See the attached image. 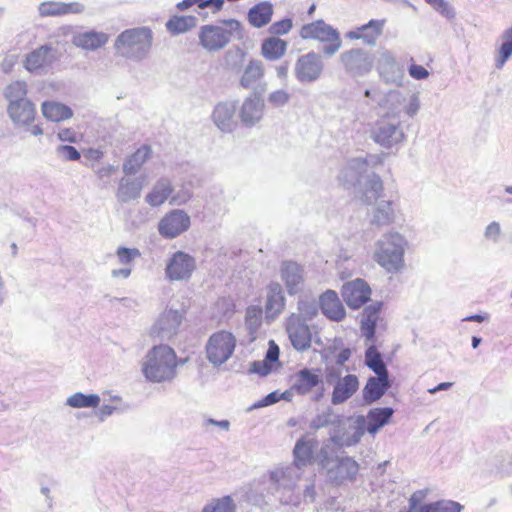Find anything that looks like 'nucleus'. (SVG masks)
<instances>
[{
  "label": "nucleus",
  "instance_id": "1",
  "mask_svg": "<svg viewBox=\"0 0 512 512\" xmlns=\"http://www.w3.org/2000/svg\"><path fill=\"white\" fill-rule=\"evenodd\" d=\"M318 444V440L314 437H301L296 441L293 449V464L277 468L270 473L269 489L280 503L294 506L300 503L301 494L297 482L300 479L301 470L312 464L315 459L314 453Z\"/></svg>",
  "mask_w": 512,
  "mask_h": 512
},
{
  "label": "nucleus",
  "instance_id": "2",
  "mask_svg": "<svg viewBox=\"0 0 512 512\" xmlns=\"http://www.w3.org/2000/svg\"><path fill=\"white\" fill-rule=\"evenodd\" d=\"M394 414L391 407L370 409L366 416L358 415L348 429L338 428L330 437V441L339 447H351L358 444L367 431L376 434L388 424Z\"/></svg>",
  "mask_w": 512,
  "mask_h": 512
},
{
  "label": "nucleus",
  "instance_id": "3",
  "mask_svg": "<svg viewBox=\"0 0 512 512\" xmlns=\"http://www.w3.org/2000/svg\"><path fill=\"white\" fill-rule=\"evenodd\" d=\"M153 41L154 33L148 26L125 29L114 40L115 56L140 63L150 56Z\"/></svg>",
  "mask_w": 512,
  "mask_h": 512
},
{
  "label": "nucleus",
  "instance_id": "4",
  "mask_svg": "<svg viewBox=\"0 0 512 512\" xmlns=\"http://www.w3.org/2000/svg\"><path fill=\"white\" fill-rule=\"evenodd\" d=\"M408 246V240L404 235L397 231H389L375 242L373 259L387 273H400L405 267L404 255Z\"/></svg>",
  "mask_w": 512,
  "mask_h": 512
},
{
  "label": "nucleus",
  "instance_id": "5",
  "mask_svg": "<svg viewBox=\"0 0 512 512\" xmlns=\"http://www.w3.org/2000/svg\"><path fill=\"white\" fill-rule=\"evenodd\" d=\"M145 378L153 383L171 381L176 375V353L168 345L150 349L142 365Z\"/></svg>",
  "mask_w": 512,
  "mask_h": 512
},
{
  "label": "nucleus",
  "instance_id": "6",
  "mask_svg": "<svg viewBox=\"0 0 512 512\" xmlns=\"http://www.w3.org/2000/svg\"><path fill=\"white\" fill-rule=\"evenodd\" d=\"M225 27L204 25L199 33L200 44L208 51H218L225 47L231 38H242V24L236 19L222 21Z\"/></svg>",
  "mask_w": 512,
  "mask_h": 512
},
{
  "label": "nucleus",
  "instance_id": "7",
  "mask_svg": "<svg viewBox=\"0 0 512 512\" xmlns=\"http://www.w3.org/2000/svg\"><path fill=\"white\" fill-rule=\"evenodd\" d=\"M370 139L385 149L398 147L406 141L401 121L396 118L379 117L369 128Z\"/></svg>",
  "mask_w": 512,
  "mask_h": 512
},
{
  "label": "nucleus",
  "instance_id": "8",
  "mask_svg": "<svg viewBox=\"0 0 512 512\" xmlns=\"http://www.w3.org/2000/svg\"><path fill=\"white\" fill-rule=\"evenodd\" d=\"M299 35L305 40L313 39L325 43L322 51L323 54L328 57L336 54L342 46L339 31L322 19L303 25L299 31Z\"/></svg>",
  "mask_w": 512,
  "mask_h": 512
},
{
  "label": "nucleus",
  "instance_id": "9",
  "mask_svg": "<svg viewBox=\"0 0 512 512\" xmlns=\"http://www.w3.org/2000/svg\"><path fill=\"white\" fill-rule=\"evenodd\" d=\"M420 98L412 93L408 98L399 90H391L385 93L379 100V107L385 110L381 117H390L400 120L401 113L408 117H414L420 110Z\"/></svg>",
  "mask_w": 512,
  "mask_h": 512
},
{
  "label": "nucleus",
  "instance_id": "10",
  "mask_svg": "<svg viewBox=\"0 0 512 512\" xmlns=\"http://www.w3.org/2000/svg\"><path fill=\"white\" fill-rule=\"evenodd\" d=\"M237 340L232 332L219 330L208 338L205 345L206 359L213 367H220L234 354Z\"/></svg>",
  "mask_w": 512,
  "mask_h": 512
},
{
  "label": "nucleus",
  "instance_id": "11",
  "mask_svg": "<svg viewBox=\"0 0 512 512\" xmlns=\"http://www.w3.org/2000/svg\"><path fill=\"white\" fill-rule=\"evenodd\" d=\"M339 64L344 72L353 78L365 77L374 66L372 54L364 48H351L339 55Z\"/></svg>",
  "mask_w": 512,
  "mask_h": 512
},
{
  "label": "nucleus",
  "instance_id": "12",
  "mask_svg": "<svg viewBox=\"0 0 512 512\" xmlns=\"http://www.w3.org/2000/svg\"><path fill=\"white\" fill-rule=\"evenodd\" d=\"M184 318V310L166 308L152 325L150 336L160 341L171 340L179 332Z\"/></svg>",
  "mask_w": 512,
  "mask_h": 512
},
{
  "label": "nucleus",
  "instance_id": "13",
  "mask_svg": "<svg viewBox=\"0 0 512 512\" xmlns=\"http://www.w3.org/2000/svg\"><path fill=\"white\" fill-rule=\"evenodd\" d=\"M196 259L184 251L174 252L167 260L165 277L171 282L187 281L196 270Z\"/></svg>",
  "mask_w": 512,
  "mask_h": 512
},
{
  "label": "nucleus",
  "instance_id": "14",
  "mask_svg": "<svg viewBox=\"0 0 512 512\" xmlns=\"http://www.w3.org/2000/svg\"><path fill=\"white\" fill-rule=\"evenodd\" d=\"M324 71L322 56L310 51L298 57L294 66L295 78L300 83H314L319 80Z\"/></svg>",
  "mask_w": 512,
  "mask_h": 512
},
{
  "label": "nucleus",
  "instance_id": "15",
  "mask_svg": "<svg viewBox=\"0 0 512 512\" xmlns=\"http://www.w3.org/2000/svg\"><path fill=\"white\" fill-rule=\"evenodd\" d=\"M191 218L182 209H173L167 212L158 222V233L164 239H174L188 231Z\"/></svg>",
  "mask_w": 512,
  "mask_h": 512
},
{
  "label": "nucleus",
  "instance_id": "16",
  "mask_svg": "<svg viewBox=\"0 0 512 512\" xmlns=\"http://www.w3.org/2000/svg\"><path fill=\"white\" fill-rule=\"evenodd\" d=\"M265 112V103L260 93L252 92L244 98L238 109V118L245 128H253L259 124Z\"/></svg>",
  "mask_w": 512,
  "mask_h": 512
},
{
  "label": "nucleus",
  "instance_id": "17",
  "mask_svg": "<svg viewBox=\"0 0 512 512\" xmlns=\"http://www.w3.org/2000/svg\"><path fill=\"white\" fill-rule=\"evenodd\" d=\"M285 329L295 350L304 352L311 347V329L298 315H289L286 318Z\"/></svg>",
  "mask_w": 512,
  "mask_h": 512
},
{
  "label": "nucleus",
  "instance_id": "18",
  "mask_svg": "<svg viewBox=\"0 0 512 512\" xmlns=\"http://www.w3.org/2000/svg\"><path fill=\"white\" fill-rule=\"evenodd\" d=\"M375 160L376 157L372 155L348 159L339 172L338 180L347 188L356 186Z\"/></svg>",
  "mask_w": 512,
  "mask_h": 512
},
{
  "label": "nucleus",
  "instance_id": "19",
  "mask_svg": "<svg viewBox=\"0 0 512 512\" xmlns=\"http://www.w3.org/2000/svg\"><path fill=\"white\" fill-rule=\"evenodd\" d=\"M279 272L288 295L294 296L303 291L305 285L303 266L295 261L286 260L281 263Z\"/></svg>",
  "mask_w": 512,
  "mask_h": 512
},
{
  "label": "nucleus",
  "instance_id": "20",
  "mask_svg": "<svg viewBox=\"0 0 512 512\" xmlns=\"http://www.w3.org/2000/svg\"><path fill=\"white\" fill-rule=\"evenodd\" d=\"M359 471L358 463L351 457H335L334 463L325 472L327 479L336 485L353 481Z\"/></svg>",
  "mask_w": 512,
  "mask_h": 512
},
{
  "label": "nucleus",
  "instance_id": "21",
  "mask_svg": "<svg viewBox=\"0 0 512 512\" xmlns=\"http://www.w3.org/2000/svg\"><path fill=\"white\" fill-rule=\"evenodd\" d=\"M237 103L235 101L219 102L213 109L212 120L223 133H232L238 126L236 116Z\"/></svg>",
  "mask_w": 512,
  "mask_h": 512
},
{
  "label": "nucleus",
  "instance_id": "22",
  "mask_svg": "<svg viewBox=\"0 0 512 512\" xmlns=\"http://www.w3.org/2000/svg\"><path fill=\"white\" fill-rule=\"evenodd\" d=\"M56 57L49 45H42L26 55L24 67L30 72L41 75L55 62Z\"/></svg>",
  "mask_w": 512,
  "mask_h": 512
},
{
  "label": "nucleus",
  "instance_id": "23",
  "mask_svg": "<svg viewBox=\"0 0 512 512\" xmlns=\"http://www.w3.org/2000/svg\"><path fill=\"white\" fill-rule=\"evenodd\" d=\"M341 294L350 308L358 309L370 299L371 289L363 279L358 278L345 283Z\"/></svg>",
  "mask_w": 512,
  "mask_h": 512
},
{
  "label": "nucleus",
  "instance_id": "24",
  "mask_svg": "<svg viewBox=\"0 0 512 512\" xmlns=\"http://www.w3.org/2000/svg\"><path fill=\"white\" fill-rule=\"evenodd\" d=\"M377 69L380 77L389 84L401 85L404 78L403 67L400 66L393 53L389 50H384L380 53L378 58Z\"/></svg>",
  "mask_w": 512,
  "mask_h": 512
},
{
  "label": "nucleus",
  "instance_id": "25",
  "mask_svg": "<svg viewBox=\"0 0 512 512\" xmlns=\"http://www.w3.org/2000/svg\"><path fill=\"white\" fill-rule=\"evenodd\" d=\"M286 297L282 285L271 281L266 286L265 316L269 321H274L284 311Z\"/></svg>",
  "mask_w": 512,
  "mask_h": 512
},
{
  "label": "nucleus",
  "instance_id": "26",
  "mask_svg": "<svg viewBox=\"0 0 512 512\" xmlns=\"http://www.w3.org/2000/svg\"><path fill=\"white\" fill-rule=\"evenodd\" d=\"M320 384H322L320 369L303 368L293 375L291 390L304 396L319 387Z\"/></svg>",
  "mask_w": 512,
  "mask_h": 512
},
{
  "label": "nucleus",
  "instance_id": "27",
  "mask_svg": "<svg viewBox=\"0 0 512 512\" xmlns=\"http://www.w3.org/2000/svg\"><path fill=\"white\" fill-rule=\"evenodd\" d=\"M385 23V19H371L368 23L348 31L345 37L349 40H362L364 44L373 46L382 34Z\"/></svg>",
  "mask_w": 512,
  "mask_h": 512
},
{
  "label": "nucleus",
  "instance_id": "28",
  "mask_svg": "<svg viewBox=\"0 0 512 512\" xmlns=\"http://www.w3.org/2000/svg\"><path fill=\"white\" fill-rule=\"evenodd\" d=\"M174 192L172 179L167 176L159 177L145 196V202L151 207H160L171 200Z\"/></svg>",
  "mask_w": 512,
  "mask_h": 512
},
{
  "label": "nucleus",
  "instance_id": "29",
  "mask_svg": "<svg viewBox=\"0 0 512 512\" xmlns=\"http://www.w3.org/2000/svg\"><path fill=\"white\" fill-rule=\"evenodd\" d=\"M400 212L396 201L380 200L376 201L371 216V224L376 226H388L393 224Z\"/></svg>",
  "mask_w": 512,
  "mask_h": 512
},
{
  "label": "nucleus",
  "instance_id": "30",
  "mask_svg": "<svg viewBox=\"0 0 512 512\" xmlns=\"http://www.w3.org/2000/svg\"><path fill=\"white\" fill-rule=\"evenodd\" d=\"M319 305L322 313L332 321L339 322L346 315L342 302L333 290H327L320 296Z\"/></svg>",
  "mask_w": 512,
  "mask_h": 512
},
{
  "label": "nucleus",
  "instance_id": "31",
  "mask_svg": "<svg viewBox=\"0 0 512 512\" xmlns=\"http://www.w3.org/2000/svg\"><path fill=\"white\" fill-rule=\"evenodd\" d=\"M359 388V380L356 375L348 374L339 379L333 388L331 403L339 405L350 399Z\"/></svg>",
  "mask_w": 512,
  "mask_h": 512
},
{
  "label": "nucleus",
  "instance_id": "32",
  "mask_svg": "<svg viewBox=\"0 0 512 512\" xmlns=\"http://www.w3.org/2000/svg\"><path fill=\"white\" fill-rule=\"evenodd\" d=\"M144 187V178L122 177L119 181L116 197L121 203L137 200L141 196Z\"/></svg>",
  "mask_w": 512,
  "mask_h": 512
},
{
  "label": "nucleus",
  "instance_id": "33",
  "mask_svg": "<svg viewBox=\"0 0 512 512\" xmlns=\"http://www.w3.org/2000/svg\"><path fill=\"white\" fill-rule=\"evenodd\" d=\"M391 387L389 376L370 377L362 390V397L366 404L378 401Z\"/></svg>",
  "mask_w": 512,
  "mask_h": 512
},
{
  "label": "nucleus",
  "instance_id": "34",
  "mask_svg": "<svg viewBox=\"0 0 512 512\" xmlns=\"http://www.w3.org/2000/svg\"><path fill=\"white\" fill-rule=\"evenodd\" d=\"M7 112L14 124L28 125L34 120L36 109L34 104L27 100L17 104H9Z\"/></svg>",
  "mask_w": 512,
  "mask_h": 512
},
{
  "label": "nucleus",
  "instance_id": "35",
  "mask_svg": "<svg viewBox=\"0 0 512 512\" xmlns=\"http://www.w3.org/2000/svg\"><path fill=\"white\" fill-rule=\"evenodd\" d=\"M108 42V35L94 30L77 33L72 37V43L85 50H96Z\"/></svg>",
  "mask_w": 512,
  "mask_h": 512
},
{
  "label": "nucleus",
  "instance_id": "36",
  "mask_svg": "<svg viewBox=\"0 0 512 512\" xmlns=\"http://www.w3.org/2000/svg\"><path fill=\"white\" fill-rule=\"evenodd\" d=\"M273 16V4L262 1L252 6L247 14V20L254 28H262L270 23Z\"/></svg>",
  "mask_w": 512,
  "mask_h": 512
},
{
  "label": "nucleus",
  "instance_id": "37",
  "mask_svg": "<svg viewBox=\"0 0 512 512\" xmlns=\"http://www.w3.org/2000/svg\"><path fill=\"white\" fill-rule=\"evenodd\" d=\"M152 150L149 145H142L123 162V172L126 176L135 175L151 157Z\"/></svg>",
  "mask_w": 512,
  "mask_h": 512
},
{
  "label": "nucleus",
  "instance_id": "38",
  "mask_svg": "<svg viewBox=\"0 0 512 512\" xmlns=\"http://www.w3.org/2000/svg\"><path fill=\"white\" fill-rule=\"evenodd\" d=\"M361 192L366 204H372L377 201L383 192V182L380 176L374 172L368 174L365 177Z\"/></svg>",
  "mask_w": 512,
  "mask_h": 512
},
{
  "label": "nucleus",
  "instance_id": "39",
  "mask_svg": "<svg viewBox=\"0 0 512 512\" xmlns=\"http://www.w3.org/2000/svg\"><path fill=\"white\" fill-rule=\"evenodd\" d=\"M263 76L264 69L262 62L259 60H250L240 78V86L244 89H253Z\"/></svg>",
  "mask_w": 512,
  "mask_h": 512
},
{
  "label": "nucleus",
  "instance_id": "40",
  "mask_svg": "<svg viewBox=\"0 0 512 512\" xmlns=\"http://www.w3.org/2000/svg\"><path fill=\"white\" fill-rule=\"evenodd\" d=\"M42 113L46 119L53 122L69 119L73 115L70 107L55 101L44 102L42 104Z\"/></svg>",
  "mask_w": 512,
  "mask_h": 512
},
{
  "label": "nucleus",
  "instance_id": "41",
  "mask_svg": "<svg viewBox=\"0 0 512 512\" xmlns=\"http://www.w3.org/2000/svg\"><path fill=\"white\" fill-rule=\"evenodd\" d=\"M365 365L377 376H389L382 354L374 345H370L365 351Z\"/></svg>",
  "mask_w": 512,
  "mask_h": 512
},
{
  "label": "nucleus",
  "instance_id": "42",
  "mask_svg": "<svg viewBox=\"0 0 512 512\" xmlns=\"http://www.w3.org/2000/svg\"><path fill=\"white\" fill-rule=\"evenodd\" d=\"M287 49V43L277 37L265 39L261 45L262 55L268 60H277L281 58Z\"/></svg>",
  "mask_w": 512,
  "mask_h": 512
},
{
  "label": "nucleus",
  "instance_id": "43",
  "mask_svg": "<svg viewBox=\"0 0 512 512\" xmlns=\"http://www.w3.org/2000/svg\"><path fill=\"white\" fill-rule=\"evenodd\" d=\"M197 24L195 16H172L165 24L166 29L172 35H178L189 31Z\"/></svg>",
  "mask_w": 512,
  "mask_h": 512
},
{
  "label": "nucleus",
  "instance_id": "44",
  "mask_svg": "<svg viewBox=\"0 0 512 512\" xmlns=\"http://www.w3.org/2000/svg\"><path fill=\"white\" fill-rule=\"evenodd\" d=\"M319 302L313 298L300 297L297 301V313H291L290 315H298L299 318L304 321H312L319 313Z\"/></svg>",
  "mask_w": 512,
  "mask_h": 512
},
{
  "label": "nucleus",
  "instance_id": "45",
  "mask_svg": "<svg viewBox=\"0 0 512 512\" xmlns=\"http://www.w3.org/2000/svg\"><path fill=\"white\" fill-rule=\"evenodd\" d=\"M100 403V397L97 394H83L77 392L66 400V404L73 408H96Z\"/></svg>",
  "mask_w": 512,
  "mask_h": 512
},
{
  "label": "nucleus",
  "instance_id": "46",
  "mask_svg": "<svg viewBox=\"0 0 512 512\" xmlns=\"http://www.w3.org/2000/svg\"><path fill=\"white\" fill-rule=\"evenodd\" d=\"M501 40L495 62L497 68H501L512 55V26L502 33Z\"/></svg>",
  "mask_w": 512,
  "mask_h": 512
},
{
  "label": "nucleus",
  "instance_id": "47",
  "mask_svg": "<svg viewBox=\"0 0 512 512\" xmlns=\"http://www.w3.org/2000/svg\"><path fill=\"white\" fill-rule=\"evenodd\" d=\"M27 85L23 81H15L8 85L4 91L5 98L9 101V104L20 103L27 101Z\"/></svg>",
  "mask_w": 512,
  "mask_h": 512
},
{
  "label": "nucleus",
  "instance_id": "48",
  "mask_svg": "<svg viewBox=\"0 0 512 512\" xmlns=\"http://www.w3.org/2000/svg\"><path fill=\"white\" fill-rule=\"evenodd\" d=\"M235 503L230 496L214 499L204 506L202 512H235Z\"/></svg>",
  "mask_w": 512,
  "mask_h": 512
},
{
  "label": "nucleus",
  "instance_id": "49",
  "mask_svg": "<svg viewBox=\"0 0 512 512\" xmlns=\"http://www.w3.org/2000/svg\"><path fill=\"white\" fill-rule=\"evenodd\" d=\"M263 310L259 306H250L246 311L245 324L250 333L256 332L262 324Z\"/></svg>",
  "mask_w": 512,
  "mask_h": 512
},
{
  "label": "nucleus",
  "instance_id": "50",
  "mask_svg": "<svg viewBox=\"0 0 512 512\" xmlns=\"http://www.w3.org/2000/svg\"><path fill=\"white\" fill-rule=\"evenodd\" d=\"M484 239L493 244L497 245L501 242L503 238V231L500 222L492 221L490 222L483 231Z\"/></svg>",
  "mask_w": 512,
  "mask_h": 512
},
{
  "label": "nucleus",
  "instance_id": "51",
  "mask_svg": "<svg viewBox=\"0 0 512 512\" xmlns=\"http://www.w3.org/2000/svg\"><path fill=\"white\" fill-rule=\"evenodd\" d=\"M116 256L121 265L132 267L133 261L141 256V252L138 248L120 246L116 250Z\"/></svg>",
  "mask_w": 512,
  "mask_h": 512
},
{
  "label": "nucleus",
  "instance_id": "52",
  "mask_svg": "<svg viewBox=\"0 0 512 512\" xmlns=\"http://www.w3.org/2000/svg\"><path fill=\"white\" fill-rule=\"evenodd\" d=\"M334 454L333 448L329 444H325L320 448L315 460L323 470H326L334 463L335 457H337Z\"/></svg>",
  "mask_w": 512,
  "mask_h": 512
},
{
  "label": "nucleus",
  "instance_id": "53",
  "mask_svg": "<svg viewBox=\"0 0 512 512\" xmlns=\"http://www.w3.org/2000/svg\"><path fill=\"white\" fill-rule=\"evenodd\" d=\"M193 197V192L187 184H182L180 188L172 193L170 204L175 206L185 205Z\"/></svg>",
  "mask_w": 512,
  "mask_h": 512
},
{
  "label": "nucleus",
  "instance_id": "54",
  "mask_svg": "<svg viewBox=\"0 0 512 512\" xmlns=\"http://www.w3.org/2000/svg\"><path fill=\"white\" fill-rule=\"evenodd\" d=\"M38 13L41 17H61L60 1H45L39 4Z\"/></svg>",
  "mask_w": 512,
  "mask_h": 512
},
{
  "label": "nucleus",
  "instance_id": "55",
  "mask_svg": "<svg viewBox=\"0 0 512 512\" xmlns=\"http://www.w3.org/2000/svg\"><path fill=\"white\" fill-rule=\"evenodd\" d=\"M425 2L447 19H453L456 15L454 8L446 0H425Z\"/></svg>",
  "mask_w": 512,
  "mask_h": 512
},
{
  "label": "nucleus",
  "instance_id": "56",
  "mask_svg": "<svg viewBox=\"0 0 512 512\" xmlns=\"http://www.w3.org/2000/svg\"><path fill=\"white\" fill-rule=\"evenodd\" d=\"M432 512H461L463 506L453 500H439L431 502Z\"/></svg>",
  "mask_w": 512,
  "mask_h": 512
},
{
  "label": "nucleus",
  "instance_id": "57",
  "mask_svg": "<svg viewBox=\"0 0 512 512\" xmlns=\"http://www.w3.org/2000/svg\"><path fill=\"white\" fill-rule=\"evenodd\" d=\"M333 412L330 408L321 414L316 415L310 422L311 429H321L333 423Z\"/></svg>",
  "mask_w": 512,
  "mask_h": 512
},
{
  "label": "nucleus",
  "instance_id": "58",
  "mask_svg": "<svg viewBox=\"0 0 512 512\" xmlns=\"http://www.w3.org/2000/svg\"><path fill=\"white\" fill-rule=\"evenodd\" d=\"M290 100V94L284 89H278L268 95V103L275 108L286 105Z\"/></svg>",
  "mask_w": 512,
  "mask_h": 512
},
{
  "label": "nucleus",
  "instance_id": "59",
  "mask_svg": "<svg viewBox=\"0 0 512 512\" xmlns=\"http://www.w3.org/2000/svg\"><path fill=\"white\" fill-rule=\"evenodd\" d=\"M293 27L292 19L285 18L280 21L274 22L269 27V32L272 35H285L287 34Z\"/></svg>",
  "mask_w": 512,
  "mask_h": 512
},
{
  "label": "nucleus",
  "instance_id": "60",
  "mask_svg": "<svg viewBox=\"0 0 512 512\" xmlns=\"http://www.w3.org/2000/svg\"><path fill=\"white\" fill-rule=\"evenodd\" d=\"M58 156L66 161H77L80 159V152L71 145H60L56 149Z\"/></svg>",
  "mask_w": 512,
  "mask_h": 512
},
{
  "label": "nucleus",
  "instance_id": "61",
  "mask_svg": "<svg viewBox=\"0 0 512 512\" xmlns=\"http://www.w3.org/2000/svg\"><path fill=\"white\" fill-rule=\"evenodd\" d=\"M285 394H287V392L282 393L281 395L278 394V392H276V391L271 392L268 395H266L264 398H262L261 400L257 401L252 406H250L248 408V411H252L254 409H258L261 407H266V406L275 404L281 399V397H284Z\"/></svg>",
  "mask_w": 512,
  "mask_h": 512
},
{
  "label": "nucleus",
  "instance_id": "62",
  "mask_svg": "<svg viewBox=\"0 0 512 512\" xmlns=\"http://www.w3.org/2000/svg\"><path fill=\"white\" fill-rule=\"evenodd\" d=\"M85 9V5L77 1L69 3L61 2V16L70 14H82Z\"/></svg>",
  "mask_w": 512,
  "mask_h": 512
},
{
  "label": "nucleus",
  "instance_id": "63",
  "mask_svg": "<svg viewBox=\"0 0 512 512\" xmlns=\"http://www.w3.org/2000/svg\"><path fill=\"white\" fill-rule=\"evenodd\" d=\"M377 322L361 319V333L367 341H374Z\"/></svg>",
  "mask_w": 512,
  "mask_h": 512
},
{
  "label": "nucleus",
  "instance_id": "64",
  "mask_svg": "<svg viewBox=\"0 0 512 512\" xmlns=\"http://www.w3.org/2000/svg\"><path fill=\"white\" fill-rule=\"evenodd\" d=\"M382 308V302H375L365 307L362 318L366 320L378 321L379 313Z\"/></svg>",
  "mask_w": 512,
  "mask_h": 512
}]
</instances>
